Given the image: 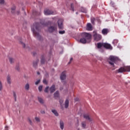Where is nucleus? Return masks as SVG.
<instances>
[{"instance_id":"18","label":"nucleus","mask_w":130,"mask_h":130,"mask_svg":"<svg viewBox=\"0 0 130 130\" xmlns=\"http://www.w3.org/2000/svg\"><path fill=\"white\" fill-rule=\"evenodd\" d=\"M38 100L39 101V102H40V103H41V104H43V103H44V101H43V99L41 97H38Z\"/></svg>"},{"instance_id":"51","label":"nucleus","mask_w":130,"mask_h":130,"mask_svg":"<svg viewBox=\"0 0 130 130\" xmlns=\"http://www.w3.org/2000/svg\"><path fill=\"white\" fill-rule=\"evenodd\" d=\"M19 14H20V11H18L16 12V14L17 15H19Z\"/></svg>"},{"instance_id":"3","label":"nucleus","mask_w":130,"mask_h":130,"mask_svg":"<svg viewBox=\"0 0 130 130\" xmlns=\"http://www.w3.org/2000/svg\"><path fill=\"white\" fill-rule=\"evenodd\" d=\"M119 60H120V59H119L118 57L114 56H110L109 58L108 62L112 68H114V70H115L116 67L114 66V63L117 64V61H119Z\"/></svg>"},{"instance_id":"53","label":"nucleus","mask_w":130,"mask_h":130,"mask_svg":"<svg viewBox=\"0 0 130 130\" xmlns=\"http://www.w3.org/2000/svg\"><path fill=\"white\" fill-rule=\"evenodd\" d=\"M76 14H78V12H77Z\"/></svg>"},{"instance_id":"16","label":"nucleus","mask_w":130,"mask_h":130,"mask_svg":"<svg viewBox=\"0 0 130 130\" xmlns=\"http://www.w3.org/2000/svg\"><path fill=\"white\" fill-rule=\"evenodd\" d=\"M84 118H85V119H87V120H89V121H91V119L90 118V117L89 116V115L88 114H84L83 115Z\"/></svg>"},{"instance_id":"37","label":"nucleus","mask_w":130,"mask_h":130,"mask_svg":"<svg viewBox=\"0 0 130 130\" xmlns=\"http://www.w3.org/2000/svg\"><path fill=\"white\" fill-rule=\"evenodd\" d=\"M82 127L83 128H85V127H86V122H82Z\"/></svg>"},{"instance_id":"26","label":"nucleus","mask_w":130,"mask_h":130,"mask_svg":"<svg viewBox=\"0 0 130 130\" xmlns=\"http://www.w3.org/2000/svg\"><path fill=\"white\" fill-rule=\"evenodd\" d=\"M125 72H130V66H124Z\"/></svg>"},{"instance_id":"48","label":"nucleus","mask_w":130,"mask_h":130,"mask_svg":"<svg viewBox=\"0 0 130 130\" xmlns=\"http://www.w3.org/2000/svg\"><path fill=\"white\" fill-rule=\"evenodd\" d=\"M73 61V58H71L70 59V61L69 62V64H70V63H71V62Z\"/></svg>"},{"instance_id":"4","label":"nucleus","mask_w":130,"mask_h":130,"mask_svg":"<svg viewBox=\"0 0 130 130\" xmlns=\"http://www.w3.org/2000/svg\"><path fill=\"white\" fill-rule=\"evenodd\" d=\"M93 33V38L95 41H100L102 39V36L101 35L97 34V32L95 31Z\"/></svg>"},{"instance_id":"39","label":"nucleus","mask_w":130,"mask_h":130,"mask_svg":"<svg viewBox=\"0 0 130 130\" xmlns=\"http://www.w3.org/2000/svg\"><path fill=\"white\" fill-rule=\"evenodd\" d=\"M48 89H49V87L47 86L44 90L46 93H48Z\"/></svg>"},{"instance_id":"1","label":"nucleus","mask_w":130,"mask_h":130,"mask_svg":"<svg viewBox=\"0 0 130 130\" xmlns=\"http://www.w3.org/2000/svg\"><path fill=\"white\" fill-rule=\"evenodd\" d=\"M31 30L34 33L35 37L37 38L39 40H43L42 37L39 35L40 31V24L39 23H35L31 27Z\"/></svg>"},{"instance_id":"54","label":"nucleus","mask_w":130,"mask_h":130,"mask_svg":"<svg viewBox=\"0 0 130 130\" xmlns=\"http://www.w3.org/2000/svg\"><path fill=\"white\" fill-rule=\"evenodd\" d=\"M6 130H8V129H6Z\"/></svg>"},{"instance_id":"27","label":"nucleus","mask_w":130,"mask_h":130,"mask_svg":"<svg viewBox=\"0 0 130 130\" xmlns=\"http://www.w3.org/2000/svg\"><path fill=\"white\" fill-rule=\"evenodd\" d=\"M52 112L54 114L55 116H58V113H57V111L56 110H52Z\"/></svg>"},{"instance_id":"17","label":"nucleus","mask_w":130,"mask_h":130,"mask_svg":"<svg viewBox=\"0 0 130 130\" xmlns=\"http://www.w3.org/2000/svg\"><path fill=\"white\" fill-rule=\"evenodd\" d=\"M50 93H53V92L55 91V85H52V86L50 88Z\"/></svg>"},{"instance_id":"47","label":"nucleus","mask_w":130,"mask_h":130,"mask_svg":"<svg viewBox=\"0 0 130 130\" xmlns=\"http://www.w3.org/2000/svg\"><path fill=\"white\" fill-rule=\"evenodd\" d=\"M39 83H40V80H37V81L36 82L35 84H36V85H38V84H39Z\"/></svg>"},{"instance_id":"12","label":"nucleus","mask_w":130,"mask_h":130,"mask_svg":"<svg viewBox=\"0 0 130 130\" xmlns=\"http://www.w3.org/2000/svg\"><path fill=\"white\" fill-rule=\"evenodd\" d=\"M56 30V27L55 26H50L48 28V31L50 32V33H52V32H53Z\"/></svg>"},{"instance_id":"29","label":"nucleus","mask_w":130,"mask_h":130,"mask_svg":"<svg viewBox=\"0 0 130 130\" xmlns=\"http://www.w3.org/2000/svg\"><path fill=\"white\" fill-rule=\"evenodd\" d=\"M9 61L10 63H14V62H15V59H14V58H13L12 57H9Z\"/></svg>"},{"instance_id":"25","label":"nucleus","mask_w":130,"mask_h":130,"mask_svg":"<svg viewBox=\"0 0 130 130\" xmlns=\"http://www.w3.org/2000/svg\"><path fill=\"white\" fill-rule=\"evenodd\" d=\"M59 96V92L58 91H56L54 94V97L57 98Z\"/></svg>"},{"instance_id":"43","label":"nucleus","mask_w":130,"mask_h":130,"mask_svg":"<svg viewBox=\"0 0 130 130\" xmlns=\"http://www.w3.org/2000/svg\"><path fill=\"white\" fill-rule=\"evenodd\" d=\"M59 34H64L66 33V31L64 30H60L59 31Z\"/></svg>"},{"instance_id":"7","label":"nucleus","mask_w":130,"mask_h":130,"mask_svg":"<svg viewBox=\"0 0 130 130\" xmlns=\"http://www.w3.org/2000/svg\"><path fill=\"white\" fill-rule=\"evenodd\" d=\"M63 21L62 20V19H59L58 21V28L59 29H62V28H63Z\"/></svg>"},{"instance_id":"20","label":"nucleus","mask_w":130,"mask_h":130,"mask_svg":"<svg viewBox=\"0 0 130 130\" xmlns=\"http://www.w3.org/2000/svg\"><path fill=\"white\" fill-rule=\"evenodd\" d=\"M64 126V124L63 123V121H62V120H60V127L61 129H63Z\"/></svg>"},{"instance_id":"2","label":"nucleus","mask_w":130,"mask_h":130,"mask_svg":"<svg viewBox=\"0 0 130 130\" xmlns=\"http://www.w3.org/2000/svg\"><path fill=\"white\" fill-rule=\"evenodd\" d=\"M82 38L80 39L79 42L82 44L90 43L92 39V35L88 32H82L80 34Z\"/></svg>"},{"instance_id":"41","label":"nucleus","mask_w":130,"mask_h":130,"mask_svg":"<svg viewBox=\"0 0 130 130\" xmlns=\"http://www.w3.org/2000/svg\"><path fill=\"white\" fill-rule=\"evenodd\" d=\"M0 5H5V0H0Z\"/></svg>"},{"instance_id":"32","label":"nucleus","mask_w":130,"mask_h":130,"mask_svg":"<svg viewBox=\"0 0 130 130\" xmlns=\"http://www.w3.org/2000/svg\"><path fill=\"white\" fill-rule=\"evenodd\" d=\"M71 11H72L73 12H75V8H74V4H71Z\"/></svg>"},{"instance_id":"42","label":"nucleus","mask_w":130,"mask_h":130,"mask_svg":"<svg viewBox=\"0 0 130 130\" xmlns=\"http://www.w3.org/2000/svg\"><path fill=\"white\" fill-rule=\"evenodd\" d=\"M42 85H40V86H39V90L40 92H41V91H42Z\"/></svg>"},{"instance_id":"22","label":"nucleus","mask_w":130,"mask_h":130,"mask_svg":"<svg viewBox=\"0 0 130 130\" xmlns=\"http://www.w3.org/2000/svg\"><path fill=\"white\" fill-rule=\"evenodd\" d=\"M41 62L42 64H44V63L45 62V58H44V56H42L41 59Z\"/></svg>"},{"instance_id":"31","label":"nucleus","mask_w":130,"mask_h":130,"mask_svg":"<svg viewBox=\"0 0 130 130\" xmlns=\"http://www.w3.org/2000/svg\"><path fill=\"white\" fill-rule=\"evenodd\" d=\"M13 97L14 98L15 101H17V94L15 91L13 92Z\"/></svg>"},{"instance_id":"19","label":"nucleus","mask_w":130,"mask_h":130,"mask_svg":"<svg viewBox=\"0 0 130 130\" xmlns=\"http://www.w3.org/2000/svg\"><path fill=\"white\" fill-rule=\"evenodd\" d=\"M39 62V59H37L36 61H34L33 66H34V68H37V64H38Z\"/></svg>"},{"instance_id":"38","label":"nucleus","mask_w":130,"mask_h":130,"mask_svg":"<svg viewBox=\"0 0 130 130\" xmlns=\"http://www.w3.org/2000/svg\"><path fill=\"white\" fill-rule=\"evenodd\" d=\"M35 120H36L37 122H40V118H39V117H35Z\"/></svg>"},{"instance_id":"46","label":"nucleus","mask_w":130,"mask_h":130,"mask_svg":"<svg viewBox=\"0 0 130 130\" xmlns=\"http://www.w3.org/2000/svg\"><path fill=\"white\" fill-rule=\"evenodd\" d=\"M28 121L29 123H30V124L31 125H32V121L31 120V119H30V118L28 119Z\"/></svg>"},{"instance_id":"45","label":"nucleus","mask_w":130,"mask_h":130,"mask_svg":"<svg viewBox=\"0 0 130 130\" xmlns=\"http://www.w3.org/2000/svg\"><path fill=\"white\" fill-rule=\"evenodd\" d=\"M43 82L44 83V84H45V85H47V81H46V79H44L43 80Z\"/></svg>"},{"instance_id":"40","label":"nucleus","mask_w":130,"mask_h":130,"mask_svg":"<svg viewBox=\"0 0 130 130\" xmlns=\"http://www.w3.org/2000/svg\"><path fill=\"white\" fill-rule=\"evenodd\" d=\"M3 90V84L2 83V82L0 81V91H2Z\"/></svg>"},{"instance_id":"24","label":"nucleus","mask_w":130,"mask_h":130,"mask_svg":"<svg viewBox=\"0 0 130 130\" xmlns=\"http://www.w3.org/2000/svg\"><path fill=\"white\" fill-rule=\"evenodd\" d=\"M16 6H13V7L11 8V13L12 14H15L16 13Z\"/></svg>"},{"instance_id":"44","label":"nucleus","mask_w":130,"mask_h":130,"mask_svg":"<svg viewBox=\"0 0 130 130\" xmlns=\"http://www.w3.org/2000/svg\"><path fill=\"white\" fill-rule=\"evenodd\" d=\"M20 44H21V45H22L23 47L24 48H25L26 45H25V44H24V43H23V42H22L20 41Z\"/></svg>"},{"instance_id":"28","label":"nucleus","mask_w":130,"mask_h":130,"mask_svg":"<svg viewBox=\"0 0 130 130\" xmlns=\"http://www.w3.org/2000/svg\"><path fill=\"white\" fill-rule=\"evenodd\" d=\"M41 14V13L40 12L36 11H33V15H36V16H39V15H40Z\"/></svg>"},{"instance_id":"49","label":"nucleus","mask_w":130,"mask_h":130,"mask_svg":"<svg viewBox=\"0 0 130 130\" xmlns=\"http://www.w3.org/2000/svg\"><path fill=\"white\" fill-rule=\"evenodd\" d=\"M41 113H42V114H45V111H41Z\"/></svg>"},{"instance_id":"34","label":"nucleus","mask_w":130,"mask_h":130,"mask_svg":"<svg viewBox=\"0 0 130 130\" xmlns=\"http://www.w3.org/2000/svg\"><path fill=\"white\" fill-rule=\"evenodd\" d=\"M41 25H43V26H46V23H44V20H41Z\"/></svg>"},{"instance_id":"21","label":"nucleus","mask_w":130,"mask_h":130,"mask_svg":"<svg viewBox=\"0 0 130 130\" xmlns=\"http://www.w3.org/2000/svg\"><path fill=\"white\" fill-rule=\"evenodd\" d=\"M29 88H30V85H29V83L26 84L24 86L25 90H26V91H29Z\"/></svg>"},{"instance_id":"5","label":"nucleus","mask_w":130,"mask_h":130,"mask_svg":"<svg viewBox=\"0 0 130 130\" xmlns=\"http://www.w3.org/2000/svg\"><path fill=\"white\" fill-rule=\"evenodd\" d=\"M44 14L46 16H48L49 15H54L53 11L50 10L49 9H45L44 10Z\"/></svg>"},{"instance_id":"6","label":"nucleus","mask_w":130,"mask_h":130,"mask_svg":"<svg viewBox=\"0 0 130 130\" xmlns=\"http://www.w3.org/2000/svg\"><path fill=\"white\" fill-rule=\"evenodd\" d=\"M104 47L106 49H112V46H111V45L107 43H104Z\"/></svg>"},{"instance_id":"13","label":"nucleus","mask_w":130,"mask_h":130,"mask_svg":"<svg viewBox=\"0 0 130 130\" xmlns=\"http://www.w3.org/2000/svg\"><path fill=\"white\" fill-rule=\"evenodd\" d=\"M60 79L61 81H63V80L66 79V72H63L60 76Z\"/></svg>"},{"instance_id":"33","label":"nucleus","mask_w":130,"mask_h":130,"mask_svg":"<svg viewBox=\"0 0 130 130\" xmlns=\"http://www.w3.org/2000/svg\"><path fill=\"white\" fill-rule=\"evenodd\" d=\"M69 107V100H66V108Z\"/></svg>"},{"instance_id":"11","label":"nucleus","mask_w":130,"mask_h":130,"mask_svg":"<svg viewBox=\"0 0 130 130\" xmlns=\"http://www.w3.org/2000/svg\"><path fill=\"white\" fill-rule=\"evenodd\" d=\"M117 73H124L125 72V69L124 67L120 68L118 70H116Z\"/></svg>"},{"instance_id":"36","label":"nucleus","mask_w":130,"mask_h":130,"mask_svg":"<svg viewBox=\"0 0 130 130\" xmlns=\"http://www.w3.org/2000/svg\"><path fill=\"white\" fill-rule=\"evenodd\" d=\"M91 22L93 24H95V18H91Z\"/></svg>"},{"instance_id":"10","label":"nucleus","mask_w":130,"mask_h":130,"mask_svg":"<svg viewBox=\"0 0 130 130\" xmlns=\"http://www.w3.org/2000/svg\"><path fill=\"white\" fill-rule=\"evenodd\" d=\"M108 33H109V29H108V28H104L102 30V34H103V35H107Z\"/></svg>"},{"instance_id":"35","label":"nucleus","mask_w":130,"mask_h":130,"mask_svg":"<svg viewBox=\"0 0 130 130\" xmlns=\"http://www.w3.org/2000/svg\"><path fill=\"white\" fill-rule=\"evenodd\" d=\"M15 69L17 71H20V65H19V64L16 65Z\"/></svg>"},{"instance_id":"50","label":"nucleus","mask_w":130,"mask_h":130,"mask_svg":"<svg viewBox=\"0 0 130 130\" xmlns=\"http://www.w3.org/2000/svg\"><path fill=\"white\" fill-rule=\"evenodd\" d=\"M75 101H79V98H75Z\"/></svg>"},{"instance_id":"23","label":"nucleus","mask_w":130,"mask_h":130,"mask_svg":"<svg viewBox=\"0 0 130 130\" xmlns=\"http://www.w3.org/2000/svg\"><path fill=\"white\" fill-rule=\"evenodd\" d=\"M113 44L115 46L116 45H117V43H118V40L115 39L112 42Z\"/></svg>"},{"instance_id":"14","label":"nucleus","mask_w":130,"mask_h":130,"mask_svg":"<svg viewBox=\"0 0 130 130\" xmlns=\"http://www.w3.org/2000/svg\"><path fill=\"white\" fill-rule=\"evenodd\" d=\"M7 82L8 84L11 85L12 84V80H11V76L8 75L7 77Z\"/></svg>"},{"instance_id":"9","label":"nucleus","mask_w":130,"mask_h":130,"mask_svg":"<svg viewBox=\"0 0 130 130\" xmlns=\"http://www.w3.org/2000/svg\"><path fill=\"white\" fill-rule=\"evenodd\" d=\"M86 30L87 31H92L93 30V26L91 23H88L86 25Z\"/></svg>"},{"instance_id":"30","label":"nucleus","mask_w":130,"mask_h":130,"mask_svg":"<svg viewBox=\"0 0 130 130\" xmlns=\"http://www.w3.org/2000/svg\"><path fill=\"white\" fill-rule=\"evenodd\" d=\"M80 10L82 13H87V10L84 7H81Z\"/></svg>"},{"instance_id":"8","label":"nucleus","mask_w":130,"mask_h":130,"mask_svg":"<svg viewBox=\"0 0 130 130\" xmlns=\"http://www.w3.org/2000/svg\"><path fill=\"white\" fill-rule=\"evenodd\" d=\"M59 103L61 109H62V110H63V109H64V108H66V103H64V104H62L63 103V100H60Z\"/></svg>"},{"instance_id":"15","label":"nucleus","mask_w":130,"mask_h":130,"mask_svg":"<svg viewBox=\"0 0 130 130\" xmlns=\"http://www.w3.org/2000/svg\"><path fill=\"white\" fill-rule=\"evenodd\" d=\"M97 47L99 49L101 48V47H104V43H98L97 44Z\"/></svg>"},{"instance_id":"52","label":"nucleus","mask_w":130,"mask_h":130,"mask_svg":"<svg viewBox=\"0 0 130 130\" xmlns=\"http://www.w3.org/2000/svg\"><path fill=\"white\" fill-rule=\"evenodd\" d=\"M37 75H40V72H37Z\"/></svg>"}]
</instances>
